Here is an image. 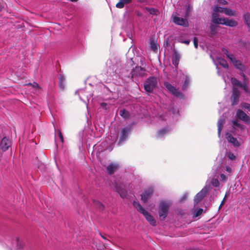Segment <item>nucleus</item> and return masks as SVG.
Masks as SVG:
<instances>
[{"instance_id":"1","label":"nucleus","mask_w":250,"mask_h":250,"mask_svg":"<svg viewBox=\"0 0 250 250\" xmlns=\"http://www.w3.org/2000/svg\"><path fill=\"white\" fill-rule=\"evenodd\" d=\"M133 205L137 211L143 215L146 221L148 222L151 225L153 226H156L157 225V222L153 216L150 214V213L148 212L147 210L143 207L141 204Z\"/></svg>"},{"instance_id":"2","label":"nucleus","mask_w":250,"mask_h":250,"mask_svg":"<svg viewBox=\"0 0 250 250\" xmlns=\"http://www.w3.org/2000/svg\"><path fill=\"white\" fill-rule=\"evenodd\" d=\"M212 190L217 192L215 189L212 188L209 185L205 186L202 190L195 196L194 198V203H199L202 202L208 193Z\"/></svg>"},{"instance_id":"3","label":"nucleus","mask_w":250,"mask_h":250,"mask_svg":"<svg viewBox=\"0 0 250 250\" xmlns=\"http://www.w3.org/2000/svg\"><path fill=\"white\" fill-rule=\"evenodd\" d=\"M158 84L157 78L155 77H149L144 83V88L148 92L152 93Z\"/></svg>"},{"instance_id":"4","label":"nucleus","mask_w":250,"mask_h":250,"mask_svg":"<svg viewBox=\"0 0 250 250\" xmlns=\"http://www.w3.org/2000/svg\"><path fill=\"white\" fill-rule=\"evenodd\" d=\"M169 208V204H160L158 208V214L160 220L163 221L167 217Z\"/></svg>"},{"instance_id":"5","label":"nucleus","mask_w":250,"mask_h":250,"mask_svg":"<svg viewBox=\"0 0 250 250\" xmlns=\"http://www.w3.org/2000/svg\"><path fill=\"white\" fill-rule=\"evenodd\" d=\"M172 18L173 22L177 25L185 27L188 26V21L186 19L177 17V13H173L172 15Z\"/></svg>"},{"instance_id":"6","label":"nucleus","mask_w":250,"mask_h":250,"mask_svg":"<svg viewBox=\"0 0 250 250\" xmlns=\"http://www.w3.org/2000/svg\"><path fill=\"white\" fill-rule=\"evenodd\" d=\"M164 85L167 90L175 96L180 97L182 96V93L180 92L175 86L172 85L170 83L165 82L164 83Z\"/></svg>"},{"instance_id":"7","label":"nucleus","mask_w":250,"mask_h":250,"mask_svg":"<svg viewBox=\"0 0 250 250\" xmlns=\"http://www.w3.org/2000/svg\"><path fill=\"white\" fill-rule=\"evenodd\" d=\"M240 96L239 90L237 88L233 87L232 88V94L230 98L232 106L236 105L238 103Z\"/></svg>"},{"instance_id":"8","label":"nucleus","mask_w":250,"mask_h":250,"mask_svg":"<svg viewBox=\"0 0 250 250\" xmlns=\"http://www.w3.org/2000/svg\"><path fill=\"white\" fill-rule=\"evenodd\" d=\"M236 116L240 120L247 124H250V117L247 115L243 110L238 109L236 111Z\"/></svg>"},{"instance_id":"9","label":"nucleus","mask_w":250,"mask_h":250,"mask_svg":"<svg viewBox=\"0 0 250 250\" xmlns=\"http://www.w3.org/2000/svg\"><path fill=\"white\" fill-rule=\"evenodd\" d=\"M228 19L226 18H219L218 14L216 13H212V21L215 24H221L223 25H227Z\"/></svg>"},{"instance_id":"10","label":"nucleus","mask_w":250,"mask_h":250,"mask_svg":"<svg viewBox=\"0 0 250 250\" xmlns=\"http://www.w3.org/2000/svg\"><path fill=\"white\" fill-rule=\"evenodd\" d=\"M145 69L141 66H136L131 72V77H143L144 75Z\"/></svg>"},{"instance_id":"11","label":"nucleus","mask_w":250,"mask_h":250,"mask_svg":"<svg viewBox=\"0 0 250 250\" xmlns=\"http://www.w3.org/2000/svg\"><path fill=\"white\" fill-rule=\"evenodd\" d=\"M153 192V188H149L145 190L141 195V199L144 202L146 203L147 200L151 197Z\"/></svg>"},{"instance_id":"12","label":"nucleus","mask_w":250,"mask_h":250,"mask_svg":"<svg viewBox=\"0 0 250 250\" xmlns=\"http://www.w3.org/2000/svg\"><path fill=\"white\" fill-rule=\"evenodd\" d=\"M11 141L7 137H3L0 143V147L3 151L7 150L11 146Z\"/></svg>"},{"instance_id":"13","label":"nucleus","mask_w":250,"mask_h":250,"mask_svg":"<svg viewBox=\"0 0 250 250\" xmlns=\"http://www.w3.org/2000/svg\"><path fill=\"white\" fill-rule=\"evenodd\" d=\"M228 58L233 63L234 65L238 69L240 70H243L244 68V65L241 63V62L238 60H236L234 55L228 56Z\"/></svg>"},{"instance_id":"14","label":"nucleus","mask_w":250,"mask_h":250,"mask_svg":"<svg viewBox=\"0 0 250 250\" xmlns=\"http://www.w3.org/2000/svg\"><path fill=\"white\" fill-rule=\"evenodd\" d=\"M130 130L131 127H125L122 129L121 135L120 139V143L124 141L126 139Z\"/></svg>"},{"instance_id":"15","label":"nucleus","mask_w":250,"mask_h":250,"mask_svg":"<svg viewBox=\"0 0 250 250\" xmlns=\"http://www.w3.org/2000/svg\"><path fill=\"white\" fill-rule=\"evenodd\" d=\"M119 168V165L117 164L111 163L106 167L107 172L109 175L112 174Z\"/></svg>"},{"instance_id":"16","label":"nucleus","mask_w":250,"mask_h":250,"mask_svg":"<svg viewBox=\"0 0 250 250\" xmlns=\"http://www.w3.org/2000/svg\"><path fill=\"white\" fill-rule=\"evenodd\" d=\"M226 138L228 141L233 144L234 146H239V144L237 140L234 138L230 133L228 132L226 133Z\"/></svg>"},{"instance_id":"17","label":"nucleus","mask_w":250,"mask_h":250,"mask_svg":"<svg viewBox=\"0 0 250 250\" xmlns=\"http://www.w3.org/2000/svg\"><path fill=\"white\" fill-rule=\"evenodd\" d=\"M192 218H196L200 216L203 212L204 210L201 208H194L192 210Z\"/></svg>"},{"instance_id":"18","label":"nucleus","mask_w":250,"mask_h":250,"mask_svg":"<svg viewBox=\"0 0 250 250\" xmlns=\"http://www.w3.org/2000/svg\"><path fill=\"white\" fill-rule=\"evenodd\" d=\"M150 47L151 49L155 52H157L158 50V44L157 43V41L154 40L153 38H151L149 41Z\"/></svg>"},{"instance_id":"19","label":"nucleus","mask_w":250,"mask_h":250,"mask_svg":"<svg viewBox=\"0 0 250 250\" xmlns=\"http://www.w3.org/2000/svg\"><path fill=\"white\" fill-rule=\"evenodd\" d=\"M132 1V0H120L119 2H118L116 6L118 8H123L125 4L130 3Z\"/></svg>"},{"instance_id":"20","label":"nucleus","mask_w":250,"mask_h":250,"mask_svg":"<svg viewBox=\"0 0 250 250\" xmlns=\"http://www.w3.org/2000/svg\"><path fill=\"white\" fill-rule=\"evenodd\" d=\"M145 9L149 12L151 15H157L160 14L159 10L157 8L146 7Z\"/></svg>"},{"instance_id":"21","label":"nucleus","mask_w":250,"mask_h":250,"mask_svg":"<svg viewBox=\"0 0 250 250\" xmlns=\"http://www.w3.org/2000/svg\"><path fill=\"white\" fill-rule=\"evenodd\" d=\"M243 18L245 24L250 28V13L249 12L245 13Z\"/></svg>"},{"instance_id":"22","label":"nucleus","mask_w":250,"mask_h":250,"mask_svg":"<svg viewBox=\"0 0 250 250\" xmlns=\"http://www.w3.org/2000/svg\"><path fill=\"white\" fill-rule=\"evenodd\" d=\"M180 56L177 52H175L172 59L173 64L177 67L179 64Z\"/></svg>"},{"instance_id":"23","label":"nucleus","mask_w":250,"mask_h":250,"mask_svg":"<svg viewBox=\"0 0 250 250\" xmlns=\"http://www.w3.org/2000/svg\"><path fill=\"white\" fill-rule=\"evenodd\" d=\"M225 123V120L224 119H220L217 123L218 126V136H220L221 135V132L222 129L223 125Z\"/></svg>"},{"instance_id":"24","label":"nucleus","mask_w":250,"mask_h":250,"mask_svg":"<svg viewBox=\"0 0 250 250\" xmlns=\"http://www.w3.org/2000/svg\"><path fill=\"white\" fill-rule=\"evenodd\" d=\"M116 188L117 192L120 194V196L122 198L125 197L126 195L127 192L124 188H122L120 186H118L117 184L116 185Z\"/></svg>"},{"instance_id":"25","label":"nucleus","mask_w":250,"mask_h":250,"mask_svg":"<svg viewBox=\"0 0 250 250\" xmlns=\"http://www.w3.org/2000/svg\"><path fill=\"white\" fill-rule=\"evenodd\" d=\"M224 13L229 16H236V11L229 8L224 9Z\"/></svg>"},{"instance_id":"26","label":"nucleus","mask_w":250,"mask_h":250,"mask_svg":"<svg viewBox=\"0 0 250 250\" xmlns=\"http://www.w3.org/2000/svg\"><path fill=\"white\" fill-rule=\"evenodd\" d=\"M58 79H59V86L60 88L63 89L64 88V82L65 81V78H64L62 74H60L58 76Z\"/></svg>"},{"instance_id":"27","label":"nucleus","mask_w":250,"mask_h":250,"mask_svg":"<svg viewBox=\"0 0 250 250\" xmlns=\"http://www.w3.org/2000/svg\"><path fill=\"white\" fill-rule=\"evenodd\" d=\"M217 61L218 63L220 64V65H221L222 67H223L225 68H228L229 66L228 63L225 59L222 58H219L217 60Z\"/></svg>"},{"instance_id":"28","label":"nucleus","mask_w":250,"mask_h":250,"mask_svg":"<svg viewBox=\"0 0 250 250\" xmlns=\"http://www.w3.org/2000/svg\"><path fill=\"white\" fill-rule=\"evenodd\" d=\"M120 115L123 118L126 119L129 117V113L128 111L125 109H122L120 111Z\"/></svg>"},{"instance_id":"29","label":"nucleus","mask_w":250,"mask_h":250,"mask_svg":"<svg viewBox=\"0 0 250 250\" xmlns=\"http://www.w3.org/2000/svg\"><path fill=\"white\" fill-rule=\"evenodd\" d=\"M237 24L238 23L235 20L233 19L229 20L228 19L226 26H229L230 27H235L237 25Z\"/></svg>"},{"instance_id":"30","label":"nucleus","mask_w":250,"mask_h":250,"mask_svg":"<svg viewBox=\"0 0 250 250\" xmlns=\"http://www.w3.org/2000/svg\"><path fill=\"white\" fill-rule=\"evenodd\" d=\"M168 131H169L168 129L166 127L159 130L158 131V137H163L165 134L167 133L168 132Z\"/></svg>"},{"instance_id":"31","label":"nucleus","mask_w":250,"mask_h":250,"mask_svg":"<svg viewBox=\"0 0 250 250\" xmlns=\"http://www.w3.org/2000/svg\"><path fill=\"white\" fill-rule=\"evenodd\" d=\"M226 8L221 7L217 5H215L213 8V13H216L217 14L218 13H224V9Z\"/></svg>"},{"instance_id":"32","label":"nucleus","mask_w":250,"mask_h":250,"mask_svg":"<svg viewBox=\"0 0 250 250\" xmlns=\"http://www.w3.org/2000/svg\"><path fill=\"white\" fill-rule=\"evenodd\" d=\"M186 79L184 82V83H183L182 85V89L183 90H185L187 89L188 85L189 83L190 79L189 78L188 76H185Z\"/></svg>"},{"instance_id":"33","label":"nucleus","mask_w":250,"mask_h":250,"mask_svg":"<svg viewBox=\"0 0 250 250\" xmlns=\"http://www.w3.org/2000/svg\"><path fill=\"white\" fill-rule=\"evenodd\" d=\"M231 82L233 85L234 86V87L238 86L240 87L241 86H242V83H241L240 82L235 78H231Z\"/></svg>"},{"instance_id":"34","label":"nucleus","mask_w":250,"mask_h":250,"mask_svg":"<svg viewBox=\"0 0 250 250\" xmlns=\"http://www.w3.org/2000/svg\"><path fill=\"white\" fill-rule=\"evenodd\" d=\"M231 122H232V125H233V127H238L240 128H243L244 125H243L240 124L239 123H238V121H235V120H233V121H232Z\"/></svg>"},{"instance_id":"35","label":"nucleus","mask_w":250,"mask_h":250,"mask_svg":"<svg viewBox=\"0 0 250 250\" xmlns=\"http://www.w3.org/2000/svg\"><path fill=\"white\" fill-rule=\"evenodd\" d=\"M227 156L229 159L232 161L234 160L236 158V156L234 155L233 153L231 152H229L228 153H227Z\"/></svg>"},{"instance_id":"36","label":"nucleus","mask_w":250,"mask_h":250,"mask_svg":"<svg viewBox=\"0 0 250 250\" xmlns=\"http://www.w3.org/2000/svg\"><path fill=\"white\" fill-rule=\"evenodd\" d=\"M211 185L215 187H218L220 185V183L218 179H213L211 181Z\"/></svg>"},{"instance_id":"37","label":"nucleus","mask_w":250,"mask_h":250,"mask_svg":"<svg viewBox=\"0 0 250 250\" xmlns=\"http://www.w3.org/2000/svg\"><path fill=\"white\" fill-rule=\"evenodd\" d=\"M16 240L17 241V247L19 248V249H21V248H22L23 246V244L22 243L21 241H20V238L19 237H17L16 239Z\"/></svg>"},{"instance_id":"38","label":"nucleus","mask_w":250,"mask_h":250,"mask_svg":"<svg viewBox=\"0 0 250 250\" xmlns=\"http://www.w3.org/2000/svg\"><path fill=\"white\" fill-rule=\"evenodd\" d=\"M188 193L186 192L185 193L183 196L182 197V198L180 199L181 202H185L187 201L188 198Z\"/></svg>"},{"instance_id":"39","label":"nucleus","mask_w":250,"mask_h":250,"mask_svg":"<svg viewBox=\"0 0 250 250\" xmlns=\"http://www.w3.org/2000/svg\"><path fill=\"white\" fill-rule=\"evenodd\" d=\"M242 107L244 109H247L249 110H250V104L247 103H243L241 104Z\"/></svg>"},{"instance_id":"40","label":"nucleus","mask_w":250,"mask_h":250,"mask_svg":"<svg viewBox=\"0 0 250 250\" xmlns=\"http://www.w3.org/2000/svg\"><path fill=\"white\" fill-rule=\"evenodd\" d=\"M222 52L225 54H226V55L227 56V58H228V56L229 55H233V54H229V51L227 49H226V48H223L222 49Z\"/></svg>"},{"instance_id":"41","label":"nucleus","mask_w":250,"mask_h":250,"mask_svg":"<svg viewBox=\"0 0 250 250\" xmlns=\"http://www.w3.org/2000/svg\"><path fill=\"white\" fill-rule=\"evenodd\" d=\"M241 85L242 86H241L240 87L243 88L246 93H248L249 92V88L246 85L242 84Z\"/></svg>"},{"instance_id":"42","label":"nucleus","mask_w":250,"mask_h":250,"mask_svg":"<svg viewBox=\"0 0 250 250\" xmlns=\"http://www.w3.org/2000/svg\"><path fill=\"white\" fill-rule=\"evenodd\" d=\"M57 132H58L59 137L60 138L62 143H63V136H62V134L61 131L60 130H58Z\"/></svg>"},{"instance_id":"43","label":"nucleus","mask_w":250,"mask_h":250,"mask_svg":"<svg viewBox=\"0 0 250 250\" xmlns=\"http://www.w3.org/2000/svg\"><path fill=\"white\" fill-rule=\"evenodd\" d=\"M218 4L221 5H226L227 4V1L226 0H217Z\"/></svg>"},{"instance_id":"44","label":"nucleus","mask_w":250,"mask_h":250,"mask_svg":"<svg viewBox=\"0 0 250 250\" xmlns=\"http://www.w3.org/2000/svg\"><path fill=\"white\" fill-rule=\"evenodd\" d=\"M194 45L196 48L198 47V39L196 37L193 38Z\"/></svg>"},{"instance_id":"45","label":"nucleus","mask_w":250,"mask_h":250,"mask_svg":"<svg viewBox=\"0 0 250 250\" xmlns=\"http://www.w3.org/2000/svg\"><path fill=\"white\" fill-rule=\"evenodd\" d=\"M178 40L180 42L184 43L187 45H188L190 42V41L189 40L183 41L182 39H178Z\"/></svg>"},{"instance_id":"46","label":"nucleus","mask_w":250,"mask_h":250,"mask_svg":"<svg viewBox=\"0 0 250 250\" xmlns=\"http://www.w3.org/2000/svg\"><path fill=\"white\" fill-rule=\"evenodd\" d=\"M98 205H99L98 208L100 210H103V209H104L105 207H104V204H98Z\"/></svg>"},{"instance_id":"47","label":"nucleus","mask_w":250,"mask_h":250,"mask_svg":"<svg viewBox=\"0 0 250 250\" xmlns=\"http://www.w3.org/2000/svg\"><path fill=\"white\" fill-rule=\"evenodd\" d=\"M99 234L103 239H104L105 240H108L104 236V235L102 234L101 233H99Z\"/></svg>"},{"instance_id":"48","label":"nucleus","mask_w":250,"mask_h":250,"mask_svg":"<svg viewBox=\"0 0 250 250\" xmlns=\"http://www.w3.org/2000/svg\"><path fill=\"white\" fill-rule=\"evenodd\" d=\"M4 8V6L2 4L0 3V12H1L2 9Z\"/></svg>"},{"instance_id":"49","label":"nucleus","mask_w":250,"mask_h":250,"mask_svg":"<svg viewBox=\"0 0 250 250\" xmlns=\"http://www.w3.org/2000/svg\"><path fill=\"white\" fill-rule=\"evenodd\" d=\"M145 0H137V1L140 3H143L145 2Z\"/></svg>"},{"instance_id":"50","label":"nucleus","mask_w":250,"mask_h":250,"mask_svg":"<svg viewBox=\"0 0 250 250\" xmlns=\"http://www.w3.org/2000/svg\"><path fill=\"white\" fill-rule=\"evenodd\" d=\"M187 250H198L197 249H195V248H190V249H188Z\"/></svg>"},{"instance_id":"51","label":"nucleus","mask_w":250,"mask_h":250,"mask_svg":"<svg viewBox=\"0 0 250 250\" xmlns=\"http://www.w3.org/2000/svg\"><path fill=\"white\" fill-rule=\"evenodd\" d=\"M34 86H35V87H38V84L36 83H34Z\"/></svg>"},{"instance_id":"52","label":"nucleus","mask_w":250,"mask_h":250,"mask_svg":"<svg viewBox=\"0 0 250 250\" xmlns=\"http://www.w3.org/2000/svg\"><path fill=\"white\" fill-rule=\"evenodd\" d=\"M223 205L224 204H220V206H219V207L218 208V209H220L222 207Z\"/></svg>"},{"instance_id":"53","label":"nucleus","mask_w":250,"mask_h":250,"mask_svg":"<svg viewBox=\"0 0 250 250\" xmlns=\"http://www.w3.org/2000/svg\"><path fill=\"white\" fill-rule=\"evenodd\" d=\"M225 177V176L224 175V174H221V177L223 179L224 178V177Z\"/></svg>"},{"instance_id":"54","label":"nucleus","mask_w":250,"mask_h":250,"mask_svg":"<svg viewBox=\"0 0 250 250\" xmlns=\"http://www.w3.org/2000/svg\"><path fill=\"white\" fill-rule=\"evenodd\" d=\"M71 1H73V2H76L78 0H70Z\"/></svg>"},{"instance_id":"55","label":"nucleus","mask_w":250,"mask_h":250,"mask_svg":"<svg viewBox=\"0 0 250 250\" xmlns=\"http://www.w3.org/2000/svg\"><path fill=\"white\" fill-rule=\"evenodd\" d=\"M229 169H230V167H227V171H229Z\"/></svg>"},{"instance_id":"56","label":"nucleus","mask_w":250,"mask_h":250,"mask_svg":"<svg viewBox=\"0 0 250 250\" xmlns=\"http://www.w3.org/2000/svg\"><path fill=\"white\" fill-rule=\"evenodd\" d=\"M224 199H223V200L221 202V204L224 203Z\"/></svg>"},{"instance_id":"57","label":"nucleus","mask_w":250,"mask_h":250,"mask_svg":"<svg viewBox=\"0 0 250 250\" xmlns=\"http://www.w3.org/2000/svg\"><path fill=\"white\" fill-rule=\"evenodd\" d=\"M161 203L164 204V203H166L165 202H162Z\"/></svg>"},{"instance_id":"58","label":"nucleus","mask_w":250,"mask_h":250,"mask_svg":"<svg viewBox=\"0 0 250 250\" xmlns=\"http://www.w3.org/2000/svg\"><path fill=\"white\" fill-rule=\"evenodd\" d=\"M138 15L140 16L141 15V14H138Z\"/></svg>"},{"instance_id":"59","label":"nucleus","mask_w":250,"mask_h":250,"mask_svg":"<svg viewBox=\"0 0 250 250\" xmlns=\"http://www.w3.org/2000/svg\"><path fill=\"white\" fill-rule=\"evenodd\" d=\"M133 203L135 204V203H136V202L134 201Z\"/></svg>"}]
</instances>
